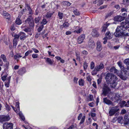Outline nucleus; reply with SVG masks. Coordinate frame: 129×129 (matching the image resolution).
Instances as JSON below:
<instances>
[{
  "instance_id": "1",
  "label": "nucleus",
  "mask_w": 129,
  "mask_h": 129,
  "mask_svg": "<svg viewBox=\"0 0 129 129\" xmlns=\"http://www.w3.org/2000/svg\"><path fill=\"white\" fill-rule=\"evenodd\" d=\"M125 30L121 25L118 26L116 29L114 35L116 37L123 38L125 39L126 37L129 36V29L128 30V32L126 33L124 32V31Z\"/></svg>"
},
{
  "instance_id": "2",
  "label": "nucleus",
  "mask_w": 129,
  "mask_h": 129,
  "mask_svg": "<svg viewBox=\"0 0 129 129\" xmlns=\"http://www.w3.org/2000/svg\"><path fill=\"white\" fill-rule=\"evenodd\" d=\"M105 79L108 82H117L118 80L116 76L110 73H108L106 75Z\"/></svg>"
},
{
  "instance_id": "3",
  "label": "nucleus",
  "mask_w": 129,
  "mask_h": 129,
  "mask_svg": "<svg viewBox=\"0 0 129 129\" xmlns=\"http://www.w3.org/2000/svg\"><path fill=\"white\" fill-rule=\"evenodd\" d=\"M118 75L122 79L125 80H126L128 76V72L127 71H119Z\"/></svg>"
},
{
  "instance_id": "4",
  "label": "nucleus",
  "mask_w": 129,
  "mask_h": 129,
  "mask_svg": "<svg viewBox=\"0 0 129 129\" xmlns=\"http://www.w3.org/2000/svg\"><path fill=\"white\" fill-rule=\"evenodd\" d=\"M102 88V94L105 96L110 91V89L107 84H104Z\"/></svg>"
},
{
  "instance_id": "5",
  "label": "nucleus",
  "mask_w": 129,
  "mask_h": 129,
  "mask_svg": "<svg viewBox=\"0 0 129 129\" xmlns=\"http://www.w3.org/2000/svg\"><path fill=\"white\" fill-rule=\"evenodd\" d=\"M120 110L119 106H116L111 108L109 112V114L110 116H113L115 113L118 112Z\"/></svg>"
},
{
  "instance_id": "6",
  "label": "nucleus",
  "mask_w": 129,
  "mask_h": 129,
  "mask_svg": "<svg viewBox=\"0 0 129 129\" xmlns=\"http://www.w3.org/2000/svg\"><path fill=\"white\" fill-rule=\"evenodd\" d=\"M26 23H28L30 26H34V22L33 18L31 16H30L25 20Z\"/></svg>"
},
{
  "instance_id": "7",
  "label": "nucleus",
  "mask_w": 129,
  "mask_h": 129,
  "mask_svg": "<svg viewBox=\"0 0 129 129\" xmlns=\"http://www.w3.org/2000/svg\"><path fill=\"white\" fill-rule=\"evenodd\" d=\"M13 126L12 123L6 122L3 124V129H13Z\"/></svg>"
},
{
  "instance_id": "8",
  "label": "nucleus",
  "mask_w": 129,
  "mask_h": 129,
  "mask_svg": "<svg viewBox=\"0 0 129 129\" xmlns=\"http://www.w3.org/2000/svg\"><path fill=\"white\" fill-rule=\"evenodd\" d=\"M120 24L125 30L129 28V24L126 20L125 21L121 22Z\"/></svg>"
},
{
  "instance_id": "9",
  "label": "nucleus",
  "mask_w": 129,
  "mask_h": 129,
  "mask_svg": "<svg viewBox=\"0 0 129 129\" xmlns=\"http://www.w3.org/2000/svg\"><path fill=\"white\" fill-rule=\"evenodd\" d=\"M115 94V96L114 97V102L117 103L119 102L121 100V97L118 93H116Z\"/></svg>"
},
{
  "instance_id": "10",
  "label": "nucleus",
  "mask_w": 129,
  "mask_h": 129,
  "mask_svg": "<svg viewBox=\"0 0 129 129\" xmlns=\"http://www.w3.org/2000/svg\"><path fill=\"white\" fill-rule=\"evenodd\" d=\"M85 38V35L82 34L78 38L77 40L78 43L79 44L82 43Z\"/></svg>"
},
{
  "instance_id": "11",
  "label": "nucleus",
  "mask_w": 129,
  "mask_h": 129,
  "mask_svg": "<svg viewBox=\"0 0 129 129\" xmlns=\"http://www.w3.org/2000/svg\"><path fill=\"white\" fill-rule=\"evenodd\" d=\"M124 19L125 18L123 17L117 16L114 17V20L117 21L121 22L124 20Z\"/></svg>"
},
{
  "instance_id": "12",
  "label": "nucleus",
  "mask_w": 129,
  "mask_h": 129,
  "mask_svg": "<svg viewBox=\"0 0 129 129\" xmlns=\"http://www.w3.org/2000/svg\"><path fill=\"white\" fill-rule=\"evenodd\" d=\"M10 119V117L8 116H3L0 118V120L1 122L7 121Z\"/></svg>"
},
{
  "instance_id": "13",
  "label": "nucleus",
  "mask_w": 129,
  "mask_h": 129,
  "mask_svg": "<svg viewBox=\"0 0 129 129\" xmlns=\"http://www.w3.org/2000/svg\"><path fill=\"white\" fill-rule=\"evenodd\" d=\"M104 65L102 63L100 64L99 65L96 66L95 68L94 69L97 71H100L104 68Z\"/></svg>"
},
{
  "instance_id": "14",
  "label": "nucleus",
  "mask_w": 129,
  "mask_h": 129,
  "mask_svg": "<svg viewBox=\"0 0 129 129\" xmlns=\"http://www.w3.org/2000/svg\"><path fill=\"white\" fill-rule=\"evenodd\" d=\"M97 47L96 49L98 51H100L102 49V45L101 42L100 41H98L96 43Z\"/></svg>"
},
{
  "instance_id": "15",
  "label": "nucleus",
  "mask_w": 129,
  "mask_h": 129,
  "mask_svg": "<svg viewBox=\"0 0 129 129\" xmlns=\"http://www.w3.org/2000/svg\"><path fill=\"white\" fill-rule=\"evenodd\" d=\"M91 35L93 36L98 37L99 36V34L97 31L95 29H93L91 33Z\"/></svg>"
},
{
  "instance_id": "16",
  "label": "nucleus",
  "mask_w": 129,
  "mask_h": 129,
  "mask_svg": "<svg viewBox=\"0 0 129 129\" xmlns=\"http://www.w3.org/2000/svg\"><path fill=\"white\" fill-rule=\"evenodd\" d=\"M19 35L20 36V39L23 40H24L27 37L25 34L22 32H21L19 33Z\"/></svg>"
},
{
  "instance_id": "17",
  "label": "nucleus",
  "mask_w": 129,
  "mask_h": 129,
  "mask_svg": "<svg viewBox=\"0 0 129 129\" xmlns=\"http://www.w3.org/2000/svg\"><path fill=\"white\" fill-rule=\"evenodd\" d=\"M103 102L108 105H112V102L110 100L106 98L103 99Z\"/></svg>"
},
{
  "instance_id": "18",
  "label": "nucleus",
  "mask_w": 129,
  "mask_h": 129,
  "mask_svg": "<svg viewBox=\"0 0 129 129\" xmlns=\"http://www.w3.org/2000/svg\"><path fill=\"white\" fill-rule=\"evenodd\" d=\"M105 36L107 39H110L112 38V35L109 31H108L105 34Z\"/></svg>"
},
{
  "instance_id": "19",
  "label": "nucleus",
  "mask_w": 129,
  "mask_h": 129,
  "mask_svg": "<svg viewBox=\"0 0 129 129\" xmlns=\"http://www.w3.org/2000/svg\"><path fill=\"white\" fill-rule=\"evenodd\" d=\"M11 76H9L8 77L7 79V81L5 83V85L7 87H9V85L10 83Z\"/></svg>"
},
{
  "instance_id": "20",
  "label": "nucleus",
  "mask_w": 129,
  "mask_h": 129,
  "mask_svg": "<svg viewBox=\"0 0 129 129\" xmlns=\"http://www.w3.org/2000/svg\"><path fill=\"white\" fill-rule=\"evenodd\" d=\"M110 72L116 73V74L117 75L119 71L117 70L116 68L114 67H111L110 70Z\"/></svg>"
},
{
  "instance_id": "21",
  "label": "nucleus",
  "mask_w": 129,
  "mask_h": 129,
  "mask_svg": "<svg viewBox=\"0 0 129 129\" xmlns=\"http://www.w3.org/2000/svg\"><path fill=\"white\" fill-rule=\"evenodd\" d=\"M26 72L25 68H24L20 69L18 71V73L20 75H22Z\"/></svg>"
},
{
  "instance_id": "22",
  "label": "nucleus",
  "mask_w": 129,
  "mask_h": 129,
  "mask_svg": "<svg viewBox=\"0 0 129 129\" xmlns=\"http://www.w3.org/2000/svg\"><path fill=\"white\" fill-rule=\"evenodd\" d=\"M109 83H110L111 87L113 88H115L117 84V82H110Z\"/></svg>"
},
{
  "instance_id": "23",
  "label": "nucleus",
  "mask_w": 129,
  "mask_h": 129,
  "mask_svg": "<svg viewBox=\"0 0 129 129\" xmlns=\"http://www.w3.org/2000/svg\"><path fill=\"white\" fill-rule=\"evenodd\" d=\"M118 122L122 123L123 121V117L121 116L119 117H118L117 119Z\"/></svg>"
},
{
  "instance_id": "24",
  "label": "nucleus",
  "mask_w": 129,
  "mask_h": 129,
  "mask_svg": "<svg viewBox=\"0 0 129 129\" xmlns=\"http://www.w3.org/2000/svg\"><path fill=\"white\" fill-rule=\"evenodd\" d=\"M15 23L19 25L22 23V21L20 20V18H17L16 19Z\"/></svg>"
},
{
  "instance_id": "25",
  "label": "nucleus",
  "mask_w": 129,
  "mask_h": 129,
  "mask_svg": "<svg viewBox=\"0 0 129 129\" xmlns=\"http://www.w3.org/2000/svg\"><path fill=\"white\" fill-rule=\"evenodd\" d=\"M3 14V16H5V17L7 18H8L10 16V15L7 13L6 11L4 12Z\"/></svg>"
},
{
  "instance_id": "26",
  "label": "nucleus",
  "mask_w": 129,
  "mask_h": 129,
  "mask_svg": "<svg viewBox=\"0 0 129 129\" xmlns=\"http://www.w3.org/2000/svg\"><path fill=\"white\" fill-rule=\"evenodd\" d=\"M17 40L15 39H14L13 41V46L15 48L17 44Z\"/></svg>"
},
{
  "instance_id": "27",
  "label": "nucleus",
  "mask_w": 129,
  "mask_h": 129,
  "mask_svg": "<svg viewBox=\"0 0 129 129\" xmlns=\"http://www.w3.org/2000/svg\"><path fill=\"white\" fill-rule=\"evenodd\" d=\"M46 61L50 64H52L54 62L53 60H51L50 58H47Z\"/></svg>"
},
{
  "instance_id": "28",
  "label": "nucleus",
  "mask_w": 129,
  "mask_h": 129,
  "mask_svg": "<svg viewBox=\"0 0 129 129\" xmlns=\"http://www.w3.org/2000/svg\"><path fill=\"white\" fill-rule=\"evenodd\" d=\"M1 57L4 61L6 62L7 61V58L6 56L5 55L3 54H2Z\"/></svg>"
},
{
  "instance_id": "29",
  "label": "nucleus",
  "mask_w": 129,
  "mask_h": 129,
  "mask_svg": "<svg viewBox=\"0 0 129 129\" xmlns=\"http://www.w3.org/2000/svg\"><path fill=\"white\" fill-rule=\"evenodd\" d=\"M15 109L17 112H18L19 110V103L18 102H16L15 105Z\"/></svg>"
},
{
  "instance_id": "30",
  "label": "nucleus",
  "mask_w": 129,
  "mask_h": 129,
  "mask_svg": "<svg viewBox=\"0 0 129 129\" xmlns=\"http://www.w3.org/2000/svg\"><path fill=\"white\" fill-rule=\"evenodd\" d=\"M79 84L80 85L83 86L84 85L83 81L82 79H80L79 81Z\"/></svg>"
},
{
  "instance_id": "31",
  "label": "nucleus",
  "mask_w": 129,
  "mask_h": 129,
  "mask_svg": "<svg viewBox=\"0 0 129 129\" xmlns=\"http://www.w3.org/2000/svg\"><path fill=\"white\" fill-rule=\"evenodd\" d=\"M85 118V116H83L82 117V119L81 120V121L79 123V124L80 125L84 122Z\"/></svg>"
},
{
  "instance_id": "32",
  "label": "nucleus",
  "mask_w": 129,
  "mask_h": 129,
  "mask_svg": "<svg viewBox=\"0 0 129 129\" xmlns=\"http://www.w3.org/2000/svg\"><path fill=\"white\" fill-rule=\"evenodd\" d=\"M40 19L41 17L39 16L35 18V22L36 23H38L39 22Z\"/></svg>"
},
{
  "instance_id": "33",
  "label": "nucleus",
  "mask_w": 129,
  "mask_h": 129,
  "mask_svg": "<svg viewBox=\"0 0 129 129\" xmlns=\"http://www.w3.org/2000/svg\"><path fill=\"white\" fill-rule=\"evenodd\" d=\"M58 16L59 18V19H61L63 17V14L60 12L58 13Z\"/></svg>"
},
{
  "instance_id": "34",
  "label": "nucleus",
  "mask_w": 129,
  "mask_h": 129,
  "mask_svg": "<svg viewBox=\"0 0 129 129\" xmlns=\"http://www.w3.org/2000/svg\"><path fill=\"white\" fill-rule=\"evenodd\" d=\"M88 54V52L87 51L85 50L83 51L81 53L82 55L83 56H86Z\"/></svg>"
},
{
  "instance_id": "35",
  "label": "nucleus",
  "mask_w": 129,
  "mask_h": 129,
  "mask_svg": "<svg viewBox=\"0 0 129 129\" xmlns=\"http://www.w3.org/2000/svg\"><path fill=\"white\" fill-rule=\"evenodd\" d=\"M19 115L21 119H22L23 121H24L25 120V118L24 116L21 113H19Z\"/></svg>"
},
{
  "instance_id": "36",
  "label": "nucleus",
  "mask_w": 129,
  "mask_h": 129,
  "mask_svg": "<svg viewBox=\"0 0 129 129\" xmlns=\"http://www.w3.org/2000/svg\"><path fill=\"white\" fill-rule=\"evenodd\" d=\"M52 14H53L52 13H51L50 12H47L46 15V16L47 18H50L51 17Z\"/></svg>"
},
{
  "instance_id": "37",
  "label": "nucleus",
  "mask_w": 129,
  "mask_h": 129,
  "mask_svg": "<svg viewBox=\"0 0 129 129\" xmlns=\"http://www.w3.org/2000/svg\"><path fill=\"white\" fill-rule=\"evenodd\" d=\"M7 75L4 76L2 77V79L3 81H5L6 80V81H7Z\"/></svg>"
},
{
  "instance_id": "38",
  "label": "nucleus",
  "mask_w": 129,
  "mask_h": 129,
  "mask_svg": "<svg viewBox=\"0 0 129 129\" xmlns=\"http://www.w3.org/2000/svg\"><path fill=\"white\" fill-rule=\"evenodd\" d=\"M44 27L43 24H42L39 27L38 29V31L39 32H40Z\"/></svg>"
},
{
  "instance_id": "39",
  "label": "nucleus",
  "mask_w": 129,
  "mask_h": 129,
  "mask_svg": "<svg viewBox=\"0 0 129 129\" xmlns=\"http://www.w3.org/2000/svg\"><path fill=\"white\" fill-rule=\"evenodd\" d=\"M63 5H67L69 6L71 4L69 2L65 1L63 2Z\"/></svg>"
},
{
  "instance_id": "40",
  "label": "nucleus",
  "mask_w": 129,
  "mask_h": 129,
  "mask_svg": "<svg viewBox=\"0 0 129 129\" xmlns=\"http://www.w3.org/2000/svg\"><path fill=\"white\" fill-rule=\"evenodd\" d=\"M33 52L32 50H29L27 51L25 53V56H27L29 54Z\"/></svg>"
},
{
  "instance_id": "41",
  "label": "nucleus",
  "mask_w": 129,
  "mask_h": 129,
  "mask_svg": "<svg viewBox=\"0 0 129 129\" xmlns=\"http://www.w3.org/2000/svg\"><path fill=\"white\" fill-rule=\"evenodd\" d=\"M63 26L64 27H67L69 26V24L68 22H65L63 24Z\"/></svg>"
},
{
  "instance_id": "42",
  "label": "nucleus",
  "mask_w": 129,
  "mask_h": 129,
  "mask_svg": "<svg viewBox=\"0 0 129 129\" xmlns=\"http://www.w3.org/2000/svg\"><path fill=\"white\" fill-rule=\"evenodd\" d=\"M94 67V63L93 62H92L90 64V69H93Z\"/></svg>"
},
{
  "instance_id": "43",
  "label": "nucleus",
  "mask_w": 129,
  "mask_h": 129,
  "mask_svg": "<svg viewBox=\"0 0 129 129\" xmlns=\"http://www.w3.org/2000/svg\"><path fill=\"white\" fill-rule=\"evenodd\" d=\"M88 44L89 46L90 47H92V46H94L95 45L93 41L91 42H89Z\"/></svg>"
},
{
  "instance_id": "44",
  "label": "nucleus",
  "mask_w": 129,
  "mask_h": 129,
  "mask_svg": "<svg viewBox=\"0 0 129 129\" xmlns=\"http://www.w3.org/2000/svg\"><path fill=\"white\" fill-rule=\"evenodd\" d=\"M47 22V21L46 19H43L41 23L43 25L46 24Z\"/></svg>"
},
{
  "instance_id": "45",
  "label": "nucleus",
  "mask_w": 129,
  "mask_h": 129,
  "mask_svg": "<svg viewBox=\"0 0 129 129\" xmlns=\"http://www.w3.org/2000/svg\"><path fill=\"white\" fill-rule=\"evenodd\" d=\"M88 67L87 64V63L86 62L84 63V70H85Z\"/></svg>"
},
{
  "instance_id": "46",
  "label": "nucleus",
  "mask_w": 129,
  "mask_h": 129,
  "mask_svg": "<svg viewBox=\"0 0 129 129\" xmlns=\"http://www.w3.org/2000/svg\"><path fill=\"white\" fill-rule=\"evenodd\" d=\"M103 3V0H99L98 2V4L99 6H100Z\"/></svg>"
},
{
  "instance_id": "47",
  "label": "nucleus",
  "mask_w": 129,
  "mask_h": 129,
  "mask_svg": "<svg viewBox=\"0 0 129 129\" xmlns=\"http://www.w3.org/2000/svg\"><path fill=\"white\" fill-rule=\"evenodd\" d=\"M125 62L127 65L129 66V58L125 59Z\"/></svg>"
},
{
  "instance_id": "48",
  "label": "nucleus",
  "mask_w": 129,
  "mask_h": 129,
  "mask_svg": "<svg viewBox=\"0 0 129 129\" xmlns=\"http://www.w3.org/2000/svg\"><path fill=\"white\" fill-rule=\"evenodd\" d=\"M19 33L18 35L15 34L14 36L15 37L14 39H15L16 40H17L19 39Z\"/></svg>"
},
{
  "instance_id": "49",
  "label": "nucleus",
  "mask_w": 129,
  "mask_h": 129,
  "mask_svg": "<svg viewBox=\"0 0 129 129\" xmlns=\"http://www.w3.org/2000/svg\"><path fill=\"white\" fill-rule=\"evenodd\" d=\"M121 13L127 12V10L126 9H125V8H123L121 9Z\"/></svg>"
},
{
  "instance_id": "50",
  "label": "nucleus",
  "mask_w": 129,
  "mask_h": 129,
  "mask_svg": "<svg viewBox=\"0 0 129 129\" xmlns=\"http://www.w3.org/2000/svg\"><path fill=\"white\" fill-rule=\"evenodd\" d=\"M38 56V54H34L32 55V57L34 58H37Z\"/></svg>"
},
{
  "instance_id": "51",
  "label": "nucleus",
  "mask_w": 129,
  "mask_h": 129,
  "mask_svg": "<svg viewBox=\"0 0 129 129\" xmlns=\"http://www.w3.org/2000/svg\"><path fill=\"white\" fill-rule=\"evenodd\" d=\"M123 4H127L129 3V0H123Z\"/></svg>"
},
{
  "instance_id": "52",
  "label": "nucleus",
  "mask_w": 129,
  "mask_h": 129,
  "mask_svg": "<svg viewBox=\"0 0 129 129\" xmlns=\"http://www.w3.org/2000/svg\"><path fill=\"white\" fill-rule=\"evenodd\" d=\"M129 122V118L125 119L124 123L125 124H128Z\"/></svg>"
},
{
  "instance_id": "53",
  "label": "nucleus",
  "mask_w": 129,
  "mask_h": 129,
  "mask_svg": "<svg viewBox=\"0 0 129 129\" xmlns=\"http://www.w3.org/2000/svg\"><path fill=\"white\" fill-rule=\"evenodd\" d=\"M82 113H80L78 117V120H80L82 117Z\"/></svg>"
},
{
  "instance_id": "54",
  "label": "nucleus",
  "mask_w": 129,
  "mask_h": 129,
  "mask_svg": "<svg viewBox=\"0 0 129 129\" xmlns=\"http://www.w3.org/2000/svg\"><path fill=\"white\" fill-rule=\"evenodd\" d=\"M117 64L118 66L120 67V68H122V63L121 62H119L117 63Z\"/></svg>"
},
{
  "instance_id": "55",
  "label": "nucleus",
  "mask_w": 129,
  "mask_h": 129,
  "mask_svg": "<svg viewBox=\"0 0 129 129\" xmlns=\"http://www.w3.org/2000/svg\"><path fill=\"white\" fill-rule=\"evenodd\" d=\"M126 110L125 109H123L122 110L121 112L120 113L121 114H123L125 113L126 112Z\"/></svg>"
},
{
  "instance_id": "56",
  "label": "nucleus",
  "mask_w": 129,
  "mask_h": 129,
  "mask_svg": "<svg viewBox=\"0 0 129 129\" xmlns=\"http://www.w3.org/2000/svg\"><path fill=\"white\" fill-rule=\"evenodd\" d=\"M101 81H102L101 79L100 78H99L97 80V83H98V85H99V84H100L101 83Z\"/></svg>"
},
{
  "instance_id": "57",
  "label": "nucleus",
  "mask_w": 129,
  "mask_h": 129,
  "mask_svg": "<svg viewBox=\"0 0 129 129\" xmlns=\"http://www.w3.org/2000/svg\"><path fill=\"white\" fill-rule=\"evenodd\" d=\"M89 100L92 101L93 99V96L92 95H90L89 96Z\"/></svg>"
},
{
  "instance_id": "58",
  "label": "nucleus",
  "mask_w": 129,
  "mask_h": 129,
  "mask_svg": "<svg viewBox=\"0 0 129 129\" xmlns=\"http://www.w3.org/2000/svg\"><path fill=\"white\" fill-rule=\"evenodd\" d=\"M76 56L77 57V59L79 60L80 58V55L76 53Z\"/></svg>"
},
{
  "instance_id": "59",
  "label": "nucleus",
  "mask_w": 129,
  "mask_h": 129,
  "mask_svg": "<svg viewBox=\"0 0 129 129\" xmlns=\"http://www.w3.org/2000/svg\"><path fill=\"white\" fill-rule=\"evenodd\" d=\"M14 59L15 60H16L17 61V62H18L19 59H18V57H17V56L16 54V55H14Z\"/></svg>"
},
{
  "instance_id": "60",
  "label": "nucleus",
  "mask_w": 129,
  "mask_h": 129,
  "mask_svg": "<svg viewBox=\"0 0 129 129\" xmlns=\"http://www.w3.org/2000/svg\"><path fill=\"white\" fill-rule=\"evenodd\" d=\"M103 39L104 40L103 42V43L104 44H105L107 42V39L106 37H105L104 38H103Z\"/></svg>"
},
{
  "instance_id": "61",
  "label": "nucleus",
  "mask_w": 129,
  "mask_h": 129,
  "mask_svg": "<svg viewBox=\"0 0 129 129\" xmlns=\"http://www.w3.org/2000/svg\"><path fill=\"white\" fill-rule=\"evenodd\" d=\"M28 13L29 14H33V12L32 11L31 9L28 10Z\"/></svg>"
},
{
  "instance_id": "62",
  "label": "nucleus",
  "mask_w": 129,
  "mask_h": 129,
  "mask_svg": "<svg viewBox=\"0 0 129 129\" xmlns=\"http://www.w3.org/2000/svg\"><path fill=\"white\" fill-rule=\"evenodd\" d=\"M114 7L116 9L119 10L120 9L119 6L118 5H115Z\"/></svg>"
},
{
  "instance_id": "63",
  "label": "nucleus",
  "mask_w": 129,
  "mask_h": 129,
  "mask_svg": "<svg viewBox=\"0 0 129 129\" xmlns=\"http://www.w3.org/2000/svg\"><path fill=\"white\" fill-rule=\"evenodd\" d=\"M107 29V27L106 26H104L103 27V29L102 30V32H104Z\"/></svg>"
},
{
  "instance_id": "64",
  "label": "nucleus",
  "mask_w": 129,
  "mask_h": 129,
  "mask_svg": "<svg viewBox=\"0 0 129 129\" xmlns=\"http://www.w3.org/2000/svg\"><path fill=\"white\" fill-rule=\"evenodd\" d=\"M92 86H93L95 88H97V86L96 85V83L94 82H93V83L92 84Z\"/></svg>"
}]
</instances>
